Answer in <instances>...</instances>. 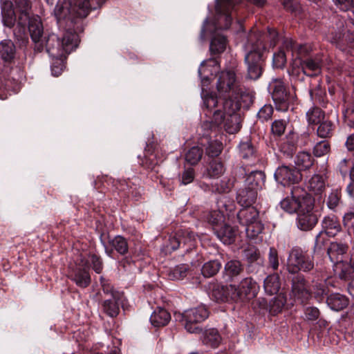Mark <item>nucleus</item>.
Listing matches in <instances>:
<instances>
[{
	"label": "nucleus",
	"mask_w": 354,
	"mask_h": 354,
	"mask_svg": "<svg viewBox=\"0 0 354 354\" xmlns=\"http://www.w3.org/2000/svg\"><path fill=\"white\" fill-rule=\"evenodd\" d=\"M30 8L29 0H1L3 25L12 28L17 22L24 26L28 21V30L34 43V50L41 53L46 50L50 57H60L65 52L73 50L77 47L79 37L73 31L67 30L62 41L55 34L44 35L40 19L30 18Z\"/></svg>",
	"instance_id": "1"
},
{
	"label": "nucleus",
	"mask_w": 354,
	"mask_h": 354,
	"mask_svg": "<svg viewBox=\"0 0 354 354\" xmlns=\"http://www.w3.org/2000/svg\"><path fill=\"white\" fill-rule=\"evenodd\" d=\"M268 37L270 45L274 46L277 43L278 34L274 29H269L266 35L260 33H251L245 46L248 53L245 56V62L248 66V78L257 80L262 73V52L265 49L264 39Z\"/></svg>",
	"instance_id": "2"
},
{
	"label": "nucleus",
	"mask_w": 354,
	"mask_h": 354,
	"mask_svg": "<svg viewBox=\"0 0 354 354\" xmlns=\"http://www.w3.org/2000/svg\"><path fill=\"white\" fill-rule=\"evenodd\" d=\"M104 0H58L54 10L57 22L67 20L75 23L77 19L88 16L91 10L100 8Z\"/></svg>",
	"instance_id": "3"
},
{
	"label": "nucleus",
	"mask_w": 354,
	"mask_h": 354,
	"mask_svg": "<svg viewBox=\"0 0 354 354\" xmlns=\"http://www.w3.org/2000/svg\"><path fill=\"white\" fill-rule=\"evenodd\" d=\"M216 88L219 95H223L225 100H238L245 97L251 101V96L242 92L239 88L235 73L232 70L223 71L218 75Z\"/></svg>",
	"instance_id": "4"
},
{
	"label": "nucleus",
	"mask_w": 354,
	"mask_h": 354,
	"mask_svg": "<svg viewBox=\"0 0 354 354\" xmlns=\"http://www.w3.org/2000/svg\"><path fill=\"white\" fill-rule=\"evenodd\" d=\"M209 317L207 308L204 305H199L185 310L178 316L186 330L190 333H199L201 331L198 324Z\"/></svg>",
	"instance_id": "5"
},
{
	"label": "nucleus",
	"mask_w": 354,
	"mask_h": 354,
	"mask_svg": "<svg viewBox=\"0 0 354 354\" xmlns=\"http://www.w3.org/2000/svg\"><path fill=\"white\" fill-rule=\"evenodd\" d=\"M268 91L272 95L276 109L280 111H286L293 97L288 93L283 82L281 79L272 80L269 83Z\"/></svg>",
	"instance_id": "6"
},
{
	"label": "nucleus",
	"mask_w": 354,
	"mask_h": 354,
	"mask_svg": "<svg viewBox=\"0 0 354 354\" xmlns=\"http://www.w3.org/2000/svg\"><path fill=\"white\" fill-rule=\"evenodd\" d=\"M287 270L291 274L297 273L299 271L309 272L314 268L313 261L304 254L301 249L292 248L287 260Z\"/></svg>",
	"instance_id": "7"
},
{
	"label": "nucleus",
	"mask_w": 354,
	"mask_h": 354,
	"mask_svg": "<svg viewBox=\"0 0 354 354\" xmlns=\"http://www.w3.org/2000/svg\"><path fill=\"white\" fill-rule=\"evenodd\" d=\"M313 207L314 199L312 196H307L297 213V225L299 230L308 231L312 230L317 224V218L313 212Z\"/></svg>",
	"instance_id": "8"
},
{
	"label": "nucleus",
	"mask_w": 354,
	"mask_h": 354,
	"mask_svg": "<svg viewBox=\"0 0 354 354\" xmlns=\"http://www.w3.org/2000/svg\"><path fill=\"white\" fill-rule=\"evenodd\" d=\"M241 104L239 100H225L223 102L224 111L227 118L223 127L229 133H235L241 129L240 118L236 112L240 109Z\"/></svg>",
	"instance_id": "9"
},
{
	"label": "nucleus",
	"mask_w": 354,
	"mask_h": 354,
	"mask_svg": "<svg viewBox=\"0 0 354 354\" xmlns=\"http://www.w3.org/2000/svg\"><path fill=\"white\" fill-rule=\"evenodd\" d=\"M330 279L324 271L316 270L311 281L310 296L313 295L319 302L323 301L329 292V286H332Z\"/></svg>",
	"instance_id": "10"
},
{
	"label": "nucleus",
	"mask_w": 354,
	"mask_h": 354,
	"mask_svg": "<svg viewBox=\"0 0 354 354\" xmlns=\"http://www.w3.org/2000/svg\"><path fill=\"white\" fill-rule=\"evenodd\" d=\"M321 64L318 59L308 58L301 60L300 58L294 59L292 64V69L289 73L292 75H299L301 71L304 74L313 76L320 72Z\"/></svg>",
	"instance_id": "11"
},
{
	"label": "nucleus",
	"mask_w": 354,
	"mask_h": 354,
	"mask_svg": "<svg viewBox=\"0 0 354 354\" xmlns=\"http://www.w3.org/2000/svg\"><path fill=\"white\" fill-rule=\"evenodd\" d=\"M212 297L218 302H243L238 286L232 284L214 287L212 290Z\"/></svg>",
	"instance_id": "12"
},
{
	"label": "nucleus",
	"mask_w": 354,
	"mask_h": 354,
	"mask_svg": "<svg viewBox=\"0 0 354 354\" xmlns=\"http://www.w3.org/2000/svg\"><path fill=\"white\" fill-rule=\"evenodd\" d=\"M292 197L286 198L280 203L281 207L288 213L297 212L300 209L307 196H311L299 187H294L291 190Z\"/></svg>",
	"instance_id": "13"
},
{
	"label": "nucleus",
	"mask_w": 354,
	"mask_h": 354,
	"mask_svg": "<svg viewBox=\"0 0 354 354\" xmlns=\"http://www.w3.org/2000/svg\"><path fill=\"white\" fill-rule=\"evenodd\" d=\"M274 178L277 182L286 186L299 183L302 175L295 167L283 165L275 171Z\"/></svg>",
	"instance_id": "14"
},
{
	"label": "nucleus",
	"mask_w": 354,
	"mask_h": 354,
	"mask_svg": "<svg viewBox=\"0 0 354 354\" xmlns=\"http://www.w3.org/2000/svg\"><path fill=\"white\" fill-rule=\"evenodd\" d=\"M236 3L235 0H216V11L219 15L218 20L225 21L223 26H219L220 28L227 29L230 26L232 21L230 12Z\"/></svg>",
	"instance_id": "15"
},
{
	"label": "nucleus",
	"mask_w": 354,
	"mask_h": 354,
	"mask_svg": "<svg viewBox=\"0 0 354 354\" xmlns=\"http://www.w3.org/2000/svg\"><path fill=\"white\" fill-rule=\"evenodd\" d=\"M239 156L248 164H254L259 160L258 151L251 140H242L239 145Z\"/></svg>",
	"instance_id": "16"
},
{
	"label": "nucleus",
	"mask_w": 354,
	"mask_h": 354,
	"mask_svg": "<svg viewBox=\"0 0 354 354\" xmlns=\"http://www.w3.org/2000/svg\"><path fill=\"white\" fill-rule=\"evenodd\" d=\"M237 286L243 302L254 297L259 288L257 282L251 277L243 279Z\"/></svg>",
	"instance_id": "17"
},
{
	"label": "nucleus",
	"mask_w": 354,
	"mask_h": 354,
	"mask_svg": "<svg viewBox=\"0 0 354 354\" xmlns=\"http://www.w3.org/2000/svg\"><path fill=\"white\" fill-rule=\"evenodd\" d=\"M292 292L295 297L302 301L310 297V290L307 288L306 281L303 275L298 274L292 279Z\"/></svg>",
	"instance_id": "18"
},
{
	"label": "nucleus",
	"mask_w": 354,
	"mask_h": 354,
	"mask_svg": "<svg viewBox=\"0 0 354 354\" xmlns=\"http://www.w3.org/2000/svg\"><path fill=\"white\" fill-rule=\"evenodd\" d=\"M348 246L346 243L333 241L331 242L330 246L327 249V254L330 260L335 263H339L342 262L344 256L348 251Z\"/></svg>",
	"instance_id": "19"
},
{
	"label": "nucleus",
	"mask_w": 354,
	"mask_h": 354,
	"mask_svg": "<svg viewBox=\"0 0 354 354\" xmlns=\"http://www.w3.org/2000/svg\"><path fill=\"white\" fill-rule=\"evenodd\" d=\"M266 175L261 171L250 172L246 177L244 186L257 192L263 189L265 185Z\"/></svg>",
	"instance_id": "20"
},
{
	"label": "nucleus",
	"mask_w": 354,
	"mask_h": 354,
	"mask_svg": "<svg viewBox=\"0 0 354 354\" xmlns=\"http://www.w3.org/2000/svg\"><path fill=\"white\" fill-rule=\"evenodd\" d=\"M237 218L239 223L243 225H247L260 219L259 211L253 206L243 207L237 213Z\"/></svg>",
	"instance_id": "21"
},
{
	"label": "nucleus",
	"mask_w": 354,
	"mask_h": 354,
	"mask_svg": "<svg viewBox=\"0 0 354 354\" xmlns=\"http://www.w3.org/2000/svg\"><path fill=\"white\" fill-rule=\"evenodd\" d=\"M244 271L243 264L239 260L228 261L224 266L223 274L230 281L241 275Z\"/></svg>",
	"instance_id": "22"
},
{
	"label": "nucleus",
	"mask_w": 354,
	"mask_h": 354,
	"mask_svg": "<svg viewBox=\"0 0 354 354\" xmlns=\"http://www.w3.org/2000/svg\"><path fill=\"white\" fill-rule=\"evenodd\" d=\"M326 177L324 174H315L308 182L310 192L316 195L322 194L326 189Z\"/></svg>",
	"instance_id": "23"
},
{
	"label": "nucleus",
	"mask_w": 354,
	"mask_h": 354,
	"mask_svg": "<svg viewBox=\"0 0 354 354\" xmlns=\"http://www.w3.org/2000/svg\"><path fill=\"white\" fill-rule=\"evenodd\" d=\"M213 118L211 121H206L203 122L202 127L204 130H216L217 128L220 127L223 123L224 124L225 119L227 118V115L224 111V109L222 107L216 109L212 111Z\"/></svg>",
	"instance_id": "24"
},
{
	"label": "nucleus",
	"mask_w": 354,
	"mask_h": 354,
	"mask_svg": "<svg viewBox=\"0 0 354 354\" xmlns=\"http://www.w3.org/2000/svg\"><path fill=\"white\" fill-rule=\"evenodd\" d=\"M16 55V47L10 39H4L0 42V57L7 63H11Z\"/></svg>",
	"instance_id": "25"
},
{
	"label": "nucleus",
	"mask_w": 354,
	"mask_h": 354,
	"mask_svg": "<svg viewBox=\"0 0 354 354\" xmlns=\"http://www.w3.org/2000/svg\"><path fill=\"white\" fill-rule=\"evenodd\" d=\"M322 231L328 236H335L341 230V225L334 215L325 216L322 221Z\"/></svg>",
	"instance_id": "26"
},
{
	"label": "nucleus",
	"mask_w": 354,
	"mask_h": 354,
	"mask_svg": "<svg viewBox=\"0 0 354 354\" xmlns=\"http://www.w3.org/2000/svg\"><path fill=\"white\" fill-rule=\"evenodd\" d=\"M257 197V192L244 186L237 192L236 201L242 207L251 206Z\"/></svg>",
	"instance_id": "27"
},
{
	"label": "nucleus",
	"mask_w": 354,
	"mask_h": 354,
	"mask_svg": "<svg viewBox=\"0 0 354 354\" xmlns=\"http://www.w3.org/2000/svg\"><path fill=\"white\" fill-rule=\"evenodd\" d=\"M203 344L212 348H217L221 342V337L218 330L210 328L205 330L201 337Z\"/></svg>",
	"instance_id": "28"
},
{
	"label": "nucleus",
	"mask_w": 354,
	"mask_h": 354,
	"mask_svg": "<svg viewBox=\"0 0 354 354\" xmlns=\"http://www.w3.org/2000/svg\"><path fill=\"white\" fill-rule=\"evenodd\" d=\"M171 319L170 314L162 308L156 309L150 317V322L155 327L167 325Z\"/></svg>",
	"instance_id": "29"
},
{
	"label": "nucleus",
	"mask_w": 354,
	"mask_h": 354,
	"mask_svg": "<svg viewBox=\"0 0 354 354\" xmlns=\"http://www.w3.org/2000/svg\"><path fill=\"white\" fill-rule=\"evenodd\" d=\"M326 303L332 310L339 311L348 306V300L347 297L343 295L334 293L327 297Z\"/></svg>",
	"instance_id": "30"
},
{
	"label": "nucleus",
	"mask_w": 354,
	"mask_h": 354,
	"mask_svg": "<svg viewBox=\"0 0 354 354\" xmlns=\"http://www.w3.org/2000/svg\"><path fill=\"white\" fill-rule=\"evenodd\" d=\"M72 280L80 287L86 288L91 283V277L88 273V268H78L72 276Z\"/></svg>",
	"instance_id": "31"
},
{
	"label": "nucleus",
	"mask_w": 354,
	"mask_h": 354,
	"mask_svg": "<svg viewBox=\"0 0 354 354\" xmlns=\"http://www.w3.org/2000/svg\"><path fill=\"white\" fill-rule=\"evenodd\" d=\"M236 233V230L228 225H225L215 231L218 239L224 244L232 243L235 239Z\"/></svg>",
	"instance_id": "32"
},
{
	"label": "nucleus",
	"mask_w": 354,
	"mask_h": 354,
	"mask_svg": "<svg viewBox=\"0 0 354 354\" xmlns=\"http://www.w3.org/2000/svg\"><path fill=\"white\" fill-rule=\"evenodd\" d=\"M295 165L299 170L309 169L314 163V159L311 154L306 151L299 152L295 158Z\"/></svg>",
	"instance_id": "33"
},
{
	"label": "nucleus",
	"mask_w": 354,
	"mask_h": 354,
	"mask_svg": "<svg viewBox=\"0 0 354 354\" xmlns=\"http://www.w3.org/2000/svg\"><path fill=\"white\" fill-rule=\"evenodd\" d=\"M281 287L279 277L277 274L268 275L264 280L265 292L270 295L277 294Z\"/></svg>",
	"instance_id": "34"
},
{
	"label": "nucleus",
	"mask_w": 354,
	"mask_h": 354,
	"mask_svg": "<svg viewBox=\"0 0 354 354\" xmlns=\"http://www.w3.org/2000/svg\"><path fill=\"white\" fill-rule=\"evenodd\" d=\"M227 39L225 36L216 34L212 39L209 50L212 54L222 53L226 48Z\"/></svg>",
	"instance_id": "35"
},
{
	"label": "nucleus",
	"mask_w": 354,
	"mask_h": 354,
	"mask_svg": "<svg viewBox=\"0 0 354 354\" xmlns=\"http://www.w3.org/2000/svg\"><path fill=\"white\" fill-rule=\"evenodd\" d=\"M121 298L109 297L106 299L103 304L104 311L110 317H113L118 315L120 310L119 300Z\"/></svg>",
	"instance_id": "36"
},
{
	"label": "nucleus",
	"mask_w": 354,
	"mask_h": 354,
	"mask_svg": "<svg viewBox=\"0 0 354 354\" xmlns=\"http://www.w3.org/2000/svg\"><path fill=\"white\" fill-rule=\"evenodd\" d=\"M306 118L309 124L317 125L325 119V114L320 108L313 107L307 111Z\"/></svg>",
	"instance_id": "37"
},
{
	"label": "nucleus",
	"mask_w": 354,
	"mask_h": 354,
	"mask_svg": "<svg viewBox=\"0 0 354 354\" xmlns=\"http://www.w3.org/2000/svg\"><path fill=\"white\" fill-rule=\"evenodd\" d=\"M224 172L223 163L218 160H212L207 167L206 175L209 178H218Z\"/></svg>",
	"instance_id": "38"
},
{
	"label": "nucleus",
	"mask_w": 354,
	"mask_h": 354,
	"mask_svg": "<svg viewBox=\"0 0 354 354\" xmlns=\"http://www.w3.org/2000/svg\"><path fill=\"white\" fill-rule=\"evenodd\" d=\"M221 263L218 260L206 262L201 268V272L205 277H211L215 275L221 269Z\"/></svg>",
	"instance_id": "39"
},
{
	"label": "nucleus",
	"mask_w": 354,
	"mask_h": 354,
	"mask_svg": "<svg viewBox=\"0 0 354 354\" xmlns=\"http://www.w3.org/2000/svg\"><path fill=\"white\" fill-rule=\"evenodd\" d=\"M264 225L261 221H255L245 225V232L247 236L250 239H257L259 235L261 234Z\"/></svg>",
	"instance_id": "40"
},
{
	"label": "nucleus",
	"mask_w": 354,
	"mask_h": 354,
	"mask_svg": "<svg viewBox=\"0 0 354 354\" xmlns=\"http://www.w3.org/2000/svg\"><path fill=\"white\" fill-rule=\"evenodd\" d=\"M204 105L209 113H212L213 109L218 106V104H221L223 107V102H225L223 95H219V97L217 98L212 94L206 95L204 98Z\"/></svg>",
	"instance_id": "41"
},
{
	"label": "nucleus",
	"mask_w": 354,
	"mask_h": 354,
	"mask_svg": "<svg viewBox=\"0 0 354 354\" xmlns=\"http://www.w3.org/2000/svg\"><path fill=\"white\" fill-rule=\"evenodd\" d=\"M286 302V297L283 294H279L272 299L269 304L270 313L275 315L280 313Z\"/></svg>",
	"instance_id": "42"
},
{
	"label": "nucleus",
	"mask_w": 354,
	"mask_h": 354,
	"mask_svg": "<svg viewBox=\"0 0 354 354\" xmlns=\"http://www.w3.org/2000/svg\"><path fill=\"white\" fill-rule=\"evenodd\" d=\"M327 234L321 231L315 237V245L313 247L314 255H322L324 252V246L328 241Z\"/></svg>",
	"instance_id": "43"
},
{
	"label": "nucleus",
	"mask_w": 354,
	"mask_h": 354,
	"mask_svg": "<svg viewBox=\"0 0 354 354\" xmlns=\"http://www.w3.org/2000/svg\"><path fill=\"white\" fill-rule=\"evenodd\" d=\"M110 243L112 247L120 254H125L128 252V243L123 236H116Z\"/></svg>",
	"instance_id": "44"
},
{
	"label": "nucleus",
	"mask_w": 354,
	"mask_h": 354,
	"mask_svg": "<svg viewBox=\"0 0 354 354\" xmlns=\"http://www.w3.org/2000/svg\"><path fill=\"white\" fill-rule=\"evenodd\" d=\"M223 150V144L221 142L214 140L208 142L205 149L206 154L209 157H217Z\"/></svg>",
	"instance_id": "45"
},
{
	"label": "nucleus",
	"mask_w": 354,
	"mask_h": 354,
	"mask_svg": "<svg viewBox=\"0 0 354 354\" xmlns=\"http://www.w3.org/2000/svg\"><path fill=\"white\" fill-rule=\"evenodd\" d=\"M100 283L102 291L106 296L115 299L121 298V293L113 289V287L112 286L109 280L104 279L103 277H101Z\"/></svg>",
	"instance_id": "46"
},
{
	"label": "nucleus",
	"mask_w": 354,
	"mask_h": 354,
	"mask_svg": "<svg viewBox=\"0 0 354 354\" xmlns=\"http://www.w3.org/2000/svg\"><path fill=\"white\" fill-rule=\"evenodd\" d=\"M203 151L198 147H192L185 155L186 161L192 165H196L201 159Z\"/></svg>",
	"instance_id": "47"
},
{
	"label": "nucleus",
	"mask_w": 354,
	"mask_h": 354,
	"mask_svg": "<svg viewBox=\"0 0 354 354\" xmlns=\"http://www.w3.org/2000/svg\"><path fill=\"white\" fill-rule=\"evenodd\" d=\"M330 151V145L329 142L326 140L318 142L313 147V154L316 157H322L327 155Z\"/></svg>",
	"instance_id": "48"
},
{
	"label": "nucleus",
	"mask_w": 354,
	"mask_h": 354,
	"mask_svg": "<svg viewBox=\"0 0 354 354\" xmlns=\"http://www.w3.org/2000/svg\"><path fill=\"white\" fill-rule=\"evenodd\" d=\"M232 187V183L227 178L217 180L212 185V189L217 193L228 192Z\"/></svg>",
	"instance_id": "49"
},
{
	"label": "nucleus",
	"mask_w": 354,
	"mask_h": 354,
	"mask_svg": "<svg viewBox=\"0 0 354 354\" xmlns=\"http://www.w3.org/2000/svg\"><path fill=\"white\" fill-rule=\"evenodd\" d=\"M319 124L317 130L318 136L327 138L330 136L333 131V123L330 121L324 120Z\"/></svg>",
	"instance_id": "50"
},
{
	"label": "nucleus",
	"mask_w": 354,
	"mask_h": 354,
	"mask_svg": "<svg viewBox=\"0 0 354 354\" xmlns=\"http://www.w3.org/2000/svg\"><path fill=\"white\" fill-rule=\"evenodd\" d=\"M336 270L340 269L341 271L338 273L339 277L343 280L349 279L354 271L351 265L344 263L343 261L339 263H335Z\"/></svg>",
	"instance_id": "51"
},
{
	"label": "nucleus",
	"mask_w": 354,
	"mask_h": 354,
	"mask_svg": "<svg viewBox=\"0 0 354 354\" xmlns=\"http://www.w3.org/2000/svg\"><path fill=\"white\" fill-rule=\"evenodd\" d=\"M287 125V121L283 119L275 120L271 125L272 133L275 136L283 134Z\"/></svg>",
	"instance_id": "52"
},
{
	"label": "nucleus",
	"mask_w": 354,
	"mask_h": 354,
	"mask_svg": "<svg viewBox=\"0 0 354 354\" xmlns=\"http://www.w3.org/2000/svg\"><path fill=\"white\" fill-rule=\"evenodd\" d=\"M71 51L72 50L65 52L64 55L60 57H51L56 60L54 63H53L51 66L52 74L54 76L57 77L62 73L64 68L63 59L66 57V55L69 54Z\"/></svg>",
	"instance_id": "53"
},
{
	"label": "nucleus",
	"mask_w": 354,
	"mask_h": 354,
	"mask_svg": "<svg viewBox=\"0 0 354 354\" xmlns=\"http://www.w3.org/2000/svg\"><path fill=\"white\" fill-rule=\"evenodd\" d=\"M273 112L274 109L272 105L265 104L259 111L257 117L261 122H263L271 119Z\"/></svg>",
	"instance_id": "54"
},
{
	"label": "nucleus",
	"mask_w": 354,
	"mask_h": 354,
	"mask_svg": "<svg viewBox=\"0 0 354 354\" xmlns=\"http://www.w3.org/2000/svg\"><path fill=\"white\" fill-rule=\"evenodd\" d=\"M272 63L274 68H281L286 63V56L283 50L281 49L273 55Z\"/></svg>",
	"instance_id": "55"
},
{
	"label": "nucleus",
	"mask_w": 354,
	"mask_h": 354,
	"mask_svg": "<svg viewBox=\"0 0 354 354\" xmlns=\"http://www.w3.org/2000/svg\"><path fill=\"white\" fill-rule=\"evenodd\" d=\"M244 257L250 263L256 261L260 257L258 250L254 246H248L243 250Z\"/></svg>",
	"instance_id": "56"
},
{
	"label": "nucleus",
	"mask_w": 354,
	"mask_h": 354,
	"mask_svg": "<svg viewBox=\"0 0 354 354\" xmlns=\"http://www.w3.org/2000/svg\"><path fill=\"white\" fill-rule=\"evenodd\" d=\"M268 261L270 267L276 270L279 268L278 252L274 248H270L268 254Z\"/></svg>",
	"instance_id": "57"
},
{
	"label": "nucleus",
	"mask_w": 354,
	"mask_h": 354,
	"mask_svg": "<svg viewBox=\"0 0 354 354\" xmlns=\"http://www.w3.org/2000/svg\"><path fill=\"white\" fill-rule=\"evenodd\" d=\"M207 219L213 225H218L224 221V215L220 210H214L209 212Z\"/></svg>",
	"instance_id": "58"
},
{
	"label": "nucleus",
	"mask_w": 354,
	"mask_h": 354,
	"mask_svg": "<svg viewBox=\"0 0 354 354\" xmlns=\"http://www.w3.org/2000/svg\"><path fill=\"white\" fill-rule=\"evenodd\" d=\"M92 268L96 273H100L103 269L102 261L99 257L92 254L89 257V260Z\"/></svg>",
	"instance_id": "59"
},
{
	"label": "nucleus",
	"mask_w": 354,
	"mask_h": 354,
	"mask_svg": "<svg viewBox=\"0 0 354 354\" xmlns=\"http://www.w3.org/2000/svg\"><path fill=\"white\" fill-rule=\"evenodd\" d=\"M188 270V266L186 264H181L176 266L173 270L174 279H183L186 277Z\"/></svg>",
	"instance_id": "60"
},
{
	"label": "nucleus",
	"mask_w": 354,
	"mask_h": 354,
	"mask_svg": "<svg viewBox=\"0 0 354 354\" xmlns=\"http://www.w3.org/2000/svg\"><path fill=\"white\" fill-rule=\"evenodd\" d=\"M333 1L341 10L348 11L354 9V0H333Z\"/></svg>",
	"instance_id": "61"
},
{
	"label": "nucleus",
	"mask_w": 354,
	"mask_h": 354,
	"mask_svg": "<svg viewBox=\"0 0 354 354\" xmlns=\"http://www.w3.org/2000/svg\"><path fill=\"white\" fill-rule=\"evenodd\" d=\"M319 317V310L315 307H308L305 310V319L308 321H315Z\"/></svg>",
	"instance_id": "62"
},
{
	"label": "nucleus",
	"mask_w": 354,
	"mask_h": 354,
	"mask_svg": "<svg viewBox=\"0 0 354 354\" xmlns=\"http://www.w3.org/2000/svg\"><path fill=\"white\" fill-rule=\"evenodd\" d=\"M194 177L195 173L194 169L189 168L185 169L182 174L181 183L183 185H187L194 180Z\"/></svg>",
	"instance_id": "63"
},
{
	"label": "nucleus",
	"mask_w": 354,
	"mask_h": 354,
	"mask_svg": "<svg viewBox=\"0 0 354 354\" xmlns=\"http://www.w3.org/2000/svg\"><path fill=\"white\" fill-rule=\"evenodd\" d=\"M343 223L348 230L354 229V210L346 213L343 217Z\"/></svg>",
	"instance_id": "64"
}]
</instances>
